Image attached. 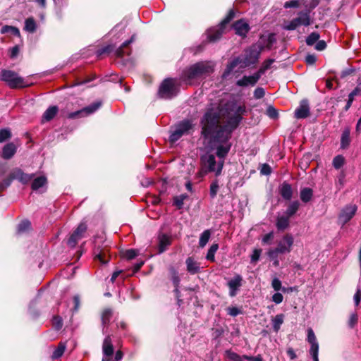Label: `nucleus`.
<instances>
[{
	"label": "nucleus",
	"mask_w": 361,
	"mask_h": 361,
	"mask_svg": "<svg viewBox=\"0 0 361 361\" xmlns=\"http://www.w3.org/2000/svg\"><path fill=\"white\" fill-rule=\"evenodd\" d=\"M289 218L288 216H279L277 219L276 226L279 230L286 229L289 225Z\"/></svg>",
	"instance_id": "obj_35"
},
{
	"label": "nucleus",
	"mask_w": 361,
	"mask_h": 361,
	"mask_svg": "<svg viewBox=\"0 0 361 361\" xmlns=\"http://www.w3.org/2000/svg\"><path fill=\"white\" fill-rule=\"evenodd\" d=\"M234 15V11H230L228 16L222 20L219 26L212 27L207 31L209 41L214 42L221 37L225 25L233 18Z\"/></svg>",
	"instance_id": "obj_10"
},
{
	"label": "nucleus",
	"mask_w": 361,
	"mask_h": 361,
	"mask_svg": "<svg viewBox=\"0 0 361 361\" xmlns=\"http://www.w3.org/2000/svg\"><path fill=\"white\" fill-rule=\"evenodd\" d=\"M66 348V344L64 342H61L59 343L57 348L55 349V350L53 352V354L51 355V358L53 360H56L62 356Z\"/></svg>",
	"instance_id": "obj_34"
},
{
	"label": "nucleus",
	"mask_w": 361,
	"mask_h": 361,
	"mask_svg": "<svg viewBox=\"0 0 361 361\" xmlns=\"http://www.w3.org/2000/svg\"><path fill=\"white\" fill-rule=\"evenodd\" d=\"M293 243V237L290 234H286L278 243L277 247L271 250L279 254L288 253L291 251Z\"/></svg>",
	"instance_id": "obj_12"
},
{
	"label": "nucleus",
	"mask_w": 361,
	"mask_h": 361,
	"mask_svg": "<svg viewBox=\"0 0 361 361\" xmlns=\"http://www.w3.org/2000/svg\"><path fill=\"white\" fill-rule=\"evenodd\" d=\"M226 355L229 361H243V360H245L243 356L241 357L231 350H226Z\"/></svg>",
	"instance_id": "obj_43"
},
{
	"label": "nucleus",
	"mask_w": 361,
	"mask_h": 361,
	"mask_svg": "<svg viewBox=\"0 0 361 361\" xmlns=\"http://www.w3.org/2000/svg\"><path fill=\"white\" fill-rule=\"evenodd\" d=\"M357 209V207L354 204H348L343 208L341 210L338 220L343 224H345L348 222L355 214Z\"/></svg>",
	"instance_id": "obj_14"
},
{
	"label": "nucleus",
	"mask_w": 361,
	"mask_h": 361,
	"mask_svg": "<svg viewBox=\"0 0 361 361\" xmlns=\"http://www.w3.org/2000/svg\"><path fill=\"white\" fill-rule=\"evenodd\" d=\"M112 317V310L111 309H106L104 310L102 316V321L104 326L109 324Z\"/></svg>",
	"instance_id": "obj_45"
},
{
	"label": "nucleus",
	"mask_w": 361,
	"mask_h": 361,
	"mask_svg": "<svg viewBox=\"0 0 361 361\" xmlns=\"http://www.w3.org/2000/svg\"><path fill=\"white\" fill-rule=\"evenodd\" d=\"M361 94V87H356L348 95V99L347 101L345 109L347 111L352 105L355 97L359 96Z\"/></svg>",
	"instance_id": "obj_33"
},
{
	"label": "nucleus",
	"mask_w": 361,
	"mask_h": 361,
	"mask_svg": "<svg viewBox=\"0 0 361 361\" xmlns=\"http://www.w3.org/2000/svg\"><path fill=\"white\" fill-rule=\"evenodd\" d=\"M279 194L285 200H290L293 196V188L291 185L286 183L283 182L279 188Z\"/></svg>",
	"instance_id": "obj_21"
},
{
	"label": "nucleus",
	"mask_w": 361,
	"mask_h": 361,
	"mask_svg": "<svg viewBox=\"0 0 361 361\" xmlns=\"http://www.w3.org/2000/svg\"><path fill=\"white\" fill-rule=\"evenodd\" d=\"M311 24L310 11L305 10L298 13V16L282 25L285 30H294L300 26H308Z\"/></svg>",
	"instance_id": "obj_7"
},
{
	"label": "nucleus",
	"mask_w": 361,
	"mask_h": 361,
	"mask_svg": "<svg viewBox=\"0 0 361 361\" xmlns=\"http://www.w3.org/2000/svg\"><path fill=\"white\" fill-rule=\"evenodd\" d=\"M218 248H219V246L217 244L212 245L207 252L206 258L208 260H210L212 262L214 261V255H215V252L217 251Z\"/></svg>",
	"instance_id": "obj_48"
},
{
	"label": "nucleus",
	"mask_w": 361,
	"mask_h": 361,
	"mask_svg": "<svg viewBox=\"0 0 361 361\" xmlns=\"http://www.w3.org/2000/svg\"><path fill=\"white\" fill-rule=\"evenodd\" d=\"M179 82L176 79L166 78L161 84L159 89V96L162 99H169L175 97L178 92Z\"/></svg>",
	"instance_id": "obj_9"
},
{
	"label": "nucleus",
	"mask_w": 361,
	"mask_h": 361,
	"mask_svg": "<svg viewBox=\"0 0 361 361\" xmlns=\"http://www.w3.org/2000/svg\"><path fill=\"white\" fill-rule=\"evenodd\" d=\"M344 157L341 155H337L334 158L333 166L335 169H339L344 164Z\"/></svg>",
	"instance_id": "obj_47"
},
{
	"label": "nucleus",
	"mask_w": 361,
	"mask_h": 361,
	"mask_svg": "<svg viewBox=\"0 0 361 361\" xmlns=\"http://www.w3.org/2000/svg\"><path fill=\"white\" fill-rule=\"evenodd\" d=\"M214 67L215 63L211 61L195 63L183 70L180 80L186 85H192L212 74Z\"/></svg>",
	"instance_id": "obj_2"
},
{
	"label": "nucleus",
	"mask_w": 361,
	"mask_h": 361,
	"mask_svg": "<svg viewBox=\"0 0 361 361\" xmlns=\"http://www.w3.org/2000/svg\"><path fill=\"white\" fill-rule=\"evenodd\" d=\"M240 63H243V59H241L240 57L233 59L227 64L226 68L222 74V78L225 79L228 77L233 72V69Z\"/></svg>",
	"instance_id": "obj_25"
},
{
	"label": "nucleus",
	"mask_w": 361,
	"mask_h": 361,
	"mask_svg": "<svg viewBox=\"0 0 361 361\" xmlns=\"http://www.w3.org/2000/svg\"><path fill=\"white\" fill-rule=\"evenodd\" d=\"M31 224L27 220L21 221L18 226V233H21L26 232L30 228Z\"/></svg>",
	"instance_id": "obj_46"
},
{
	"label": "nucleus",
	"mask_w": 361,
	"mask_h": 361,
	"mask_svg": "<svg viewBox=\"0 0 361 361\" xmlns=\"http://www.w3.org/2000/svg\"><path fill=\"white\" fill-rule=\"evenodd\" d=\"M94 258L103 264H107L109 260V249L106 247L95 246L94 249Z\"/></svg>",
	"instance_id": "obj_17"
},
{
	"label": "nucleus",
	"mask_w": 361,
	"mask_h": 361,
	"mask_svg": "<svg viewBox=\"0 0 361 361\" xmlns=\"http://www.w3.org/2000/svg\"><path fill=\"white\" fill-rule=\"evenodd\" d=\"M13 178H12V175L11 176V177L9 178H7L4 180H3L1 183H0V191H3L7 187H8L11 182H12V180Z\"/></svg>",
	"instance_id": "obj_57"
},
{
	"label": "nucleus",
	"mask_w": 361,
	"mask_h": 361,
	"mask_svg": "<svg viewBox=\"0 0 361 361\" xmlns=\"http://www.w3.org/2000/svg\"><path fill=\"white\" fill-rule=\"evenodd\" d=\"M284 314H279L271 319L273 329L275 332H278L281 328V324L283 323Z\"/></svg>",
	"instance_id": "obj_31"
},
{
	"label": "nucleus",
	"mask_w": 361,
	"mask_h": 361,
	"mask_svg": "<svg viewBox=\"0 0 361 361\" xmlns=\"http://www.w3.org/2000/svg\"><path fill=\"white\" fill-rule=\"evenodd\" d=\"M260 78V73H255L252 75L243 76L241 79L236 81V85L238 87L254 86Z\"/></svg>",
	"instance_id": "obj_18"
},
{
	"label": "nucleus",
	"mask_w": 361,
	"mask_h": 361,
	"mask_svg": "<svg viewBox=\"0 0 361 361\" xmlns=\"http://www.w3.org/2000/svg\"><path fill=\"white\" fill-rule=\"evenodd\" d=\"M137 255V251L134 249L127 250L123 254V257L127 259H132L135 258Z\"/></svg>",
	"instance_id": "obj_53"
},
{
	"label": "nucleus",
	"mask_w": 361,
	"mask_h": 361,
	"mask_svg": "<svg viewBox=\"0 0 361 361\" xmlns=\"http://www.w3.org/2000/svg\"><path fill=\"white\" fill-rule=\"evenodd\" d=\"M299 202L298 201H294L293 202H291L286 211V216H288V217H291L292 216H293L296 212L298 210V208H299Z\"/></svg>",
	"instance_id": "obj_38"
},
{
	"label": "nucleus",
	"mask_w": 361,
	"mask_h": 361,
	"mask_svg": "<svg viewBox=\"0 0 361 361\" xmlns=\"http://www.w3.org/2000/svg\"><path fill=\"white\" fill-rule=\"evenodd\" d=\"M221 112L227 119L224 130L230 133L241 122L243 115L247 113V109L244 104H241L235 99H231L224 104Z\"/></svg>",
	"instance_id": "obj_1"
},
{
	"label": "nucleus",
	"mask_w": 361,
	"mask_h": 361,
	"mask_svg": "<svg viewBox=\"0 0 361 361\" xmlns=\"http://www.w3.org/2000/svg\"><path fill=\"white\" fill-rule=\"evenodd\" d=\"M230 137H204V143L207 151L216 154L218 159H225L228 154L232 142Z\"/></svg>",
	"instance_id": "obj_4"
},
{
	"label": "nucleus",
	"mask_w": 361,
	"mask_h": 361,
	"mask_svg": "<svg viewBox=\"0 0 361 361\" xmlns=\"http://www.w3.org/2000/svg\"><path fill=\"white\" fill-rule=\"evenodd\" d=\"M307 341L310 344L318 343L313 330L311 328L307 329Z\"/></svg>",
	"instance_id": "obj_54"
},
{
	"label": "nucleus",
	"mask_w": 361,
	"mask_h": 361,
	"mask_svg": "<svg viewBox=\"0 0 361 361\" xmlns=\"http://www.w3.org/2000/svg\"><path fill=\"white\" fill-rule=\"evenodd\" d=\"M193 124L190 120H183L175 126L173 130L171 131L170 135H183L190 133Z\"/></svg>",
	"instance_id": "obj_16"
},
{
	"label": "nucleus",
	"mask_w": 361,
	"mask_h": 361,
	"mask_svg": "<svg viewBox=\"0 0 361 361\" xmlns=\"http://www.w3.org/2000/svg\"><path fill=\"white\" fill-rule=\"evenodd\" d=\"M274 42L273 35L268 36H261L259 39L245 51L243 59V64L244 66H249L257 62L262 51L268 48L270 49Z\"/></svg>",
	"instance_id": "obj_3"
},
{
	"label": "nucleus",
	"mask_w": 361,
	"mask_h": 361,
	"mask_svg": "<svg viewBox=\"0 0 361 361\" xmlns=\"http://www.w3.org/2000/svg\"><path fill=\"white\" fill-rule=\"evenodd\" d=\"M358 322V315L356 312H353L350 314L348 326L350 329L355 328V326L357 324Z\"/></svg>",
	"instance_id": "obj_44"
},
{
	"label": "nucleus",
	"mask_w": 361,
	"mask_h": 361,
	"mask_svg": "<svg viewBox=\"0 0 361 361\" xmlns=\"http://www.w3.org/2000/svg\"><path fill=\"white\" fill-rule=\"evenodd\" d=\"M266 114L271 119H276L279 116L277 109L271 105L267 107Z\"/></svg>",
	"instance_id": "obj_49"
},
{
	"label": "nucleus",
	"mask_w": 361,
	"mask_h": 361,
	"mask_svg": "<svg viewBox=\"0 0 361 361\" xmlns=\"http://www.w3.org/2000/svg\"><path fill=\"white\" fill-rule=\"evenodd\" d=\"M219 122V113L214 109L208 110L202 118V130L201 135H211L218 127Z\"/></svg>",
	"instance_id": "obj_6"
},
{
	"label": "nucleus",
	"mask_w": 361,
	"mask_h": 361,
	"mask_svg": "<svg viewBox=\"0 0 361 361\" xmlns=\"http://www.w3.org/2000/svg\"><path fill=\"white\" fill-rule=\"evenodd\" d=\"M300 200L307 203L310 202L313 196V190L310 188H304L300 190Z\"/></svg>",
	"instance_id": "obj_32"
},
{
	"label": "nucleus",
	"mask_w": 361,
	"mask_h": 361,
	"mask_svg": "<svg viewBox=\"0 0 361 361\" xmlns=\"http://www.w3.org/2000/svg\"><path fill=\"white\" fill-rule=\"evenodd\" d=\"M311 348L310 349V353L312 357L318 356L319 354V344L318 343L310 344Z\"/></svg>",
	"instance_id": "obj_59"
},
{
	"label": "nucleus",
	"mask_w": 361,
	"mask_h": 361,
	"mask_svg": "<svg viewBox=\"0 0 361 361\" xmlns=\"http://www.w3.org/2000/svg\"><path fill=\"white\" fill-rule=\"evenodd\" d=\"M185 264L188 271L191 274H197L200 271V264L194 258L188 257L185 261Z\"/></svg>",
	"instance_id": "obj_29"
},
{
	"label": "nucleus",
	"mask_w": 361,
	"mask_h": 361,
	"mask_svg": "<svg viewBox=\"0 0 361 361\" xmlns=\"http://www.w3.org/2000/svg\"><path fill=\"white\" fill-rule=\"evenodd\" d=\"M219 189V181L218 180H214L211 183L209 187V195L213 199L214 198Z\"/></svg>",
	"instance_id": "obj_41"
},
{
	"label": "nucleus",
	"mask_w": 361,
	"mask_h": 361,
	"mask_svg": "<svg viewBox=\"0 0 361 361\" xmlns=\"http://www.w3.org/2000/svg\"><path fill=\"white\" fill-rule=\"evenodd\" d=\"M271 300L276 304H280L283 302V296L280 293H276L272 295Z\"/></svg>",
	"instance_id": "obj_60"
},
{
	"label": "nucleus",
	"mask_w": 361,
	"mask_h": 361,
	"mask_svg": "<svg viewBox=\"0 0 361 361\" xmlns=\"http://www.w3.org/2000/svg\"><path fill=\"white\" fill-rule=\"evenodd\" d=\"M267 255L270 258V259L271 261H273L274 266H275V267L279 266V260L278 259L279 253H277L271 250H269L267 252Z\"/></svg>",
	"instance_id": "obj_51"
},
{
	"label": "nucleus",
	"mask_w": 361,
	"mask_h": 361,
	"mask_svg": "<svg viewBox=\"0 0 361 361\" xmlns=\"http://www.w3.org/2000/svg\"><path fill=\"white\" fill-rule=\"evenodd\" d=\"M224 166V160H216L214 154L207 152L200 157V169L197 173L199 178H202L209 173H214L216 176L221 174Z\"/></svg>",
	"instance_id": "obj_5"
},
{
	"label": "nucleus",
	"mask_w": 361,
	"mask_h": 361,
	"mask_svg": "<svg viewBox=\"0 0 361 361\" xmlns=\"http://www.w3.org/2000/svg\"><path fill=\"white\" fill-rule=\"evenodd\" d=\"M25 30L28 32L32 33L37 29V25L35 20L32 18H28L25 22Z\"/></svg>",
	"instance_id": "obj_37"
},
{
	"label": "nucleus",
	"mask_w": 361,
	"mask_h": 361,
	"mask_svg": "<svg viewBox=\"0 0 361 361\" xmlns=\"http://www.w3.org/2000/svg\"><path fill=\"white\" fill-rule=\"evenodd\" d=\"M271 286L274 288V290H276V291H279V290H281L283 292H286V288H284V287H282L281 281L279 279H277V278H274L272 280Z\"/></svg>",
	"instance_id": "obj_50"
},
{
	"label": "nucleus",
	"mask_w": 361,
	"mask_h": 361,
	"mask_svg": "<svg viewBox=\"0 0 361 361\" xmlns=\"http://www.w3.org/2000/svg\"><path fill=\"white\" fill-rule=\"evenodd\" d=\"M188 197V195L186 194H181L178 196H176L173 198V204L176 206L177 208L181 209L185 200H186Z\"/></svg>",
	"instance_id": "obj_40"
},
{
	"label": "nucleus",
	"mask_w": 361,
	"mask_h": 361,
	"mask_svg": "<svg viewBox=\"0 0 361 361\" xmlns=\"http://www.w3.org/2000/svg\"><path fill=\"white\" fill-rule=\"evenodd\" d=\"M243 279L240 274H235L232 279H230L227 282V286L229 289V296L235 297L241 286H243Z\"/></svg>",
	"instance_id": "obj_15"
},
{
	"label": "nucleus",
	"mask_w": 361,
	"mask_h": 361,
	"mask_svg": "<svg viewBox=\"0 0 361 361\" xmlns=\"http://www.w3.org/2000/svg\"><path fill=\"white\" fill-rule=\"evenodd\" d=\"M265 94L264 89L262 87H257L254 91V97L257 99L262 98Z\"/></svg>",
	"instance_id": "obj_58"
},
{
	"label": "nucleus",
	"mask_w": 361,
	"mask_h": 361,
	"mask_svg": "<svg viewBox=\"0 0 361 361\" xmlns=\"http://www.w3.org/2000/svg\"><path fill=\"white\" fill-rule=\"evenodd\" d=\"M0 80L5 82L11 88L25 87L29 85L24 78L10 70H2Z\"/></svg>",
	"instance_id": "obj_8"
},
{
	"label": "nucleus",
	"mask_w": 361,
	"mask_h": 361,
	"mask_svg": "<svg viewBox=\"0 0 361 361\" xmlns=\"http://www.w3.org/2000/svg\"><path fill=\"white\" fill-rule=\"evenodd\" d=\"M101 106V102H95L78 111L70 113L68 117L71 119H75L88 116L96 112Z\"/></svg>",
	"instance_id": "obj_11"
},
{
	"label": "nucleus",
	"mask_w": 361,
	"mask_h": 361,
	"mask_svg": "<svg viewBox=\"0 0 361 361\" xmlns=\"http://www.w3.org/2000/svg\"><path fill=\"white\" fill-rule=\"evenodd\" d=\"M112 50V47L110 45L106 46L102 49L96 51L95 54L97 58L100 57L102 54L109 53Z\"/></svg>",
	"instance_id": "obj_56"
},
{
	"label": "nucleus",
	"mask_w": 361,
	"mask_h": 361,
	"mask_svg": "<svg viewBox=\"0 0 361 361\" xmlns=\"http://www.w3.org/2000/svg\"><path fill=\"white\" fill-rule=\"evenodd\" d=\"M319 37V33L313 32L307 37L306 43L308 46H312L314 44L317 43Z\"/></svg>",
	"instance_id": "obj_42"
},
{
	"label": "nucleus",
	"mask_w": 361,
	"mask_h": 361,
	"mask_svg": "<svg viewBox=\"0 0 361 361\" xmlns=\"http://www.w3.org/2000/svg\"><path fill=\"white\" fill-rule=\"evenodd\" d=\"M135 35H133L130 39L125 41L122 45L117 49L116 54L118 57H123L125 55H130V51L126 50V47L135 40Z\"/></svg>",
	"instance_id": "obj_27"
},
{
	"label": "nucleus",
	"mask_w": 361,
	"mask_h": 361,
	"mask_svg": "<svg viewBox=\"0 0 361 361\" xmlns=\"http://www.w3.org/2000/svg\"><path fill=\"white\" fill-rule=\"evenodd\" d=\"M295 117L298 119L307 118L310 114V106L307 100H302L295 110Z\"/></svg>",
	"instance_id": "obj_20"
},
{
	"label": "nucleus",
	"mask_w": 361,
	"mask_h": 361,
	"mask_svg": "<svg viewBox=\"0 0 361 361\" xmlns=\"http://www.w3.org/2000/svg\"><path fill=\"white\" fill-rule=\"evenodd\" d=\"M171 280L173 281V283L175 286V292L176 294V296L178 297L179 290H178V286L180 283V279L178 274V272L174 269H171Z\"/></svg>",
	"instance_id": "obj_36"
},
{
	"label": "nucleus",
	"mask_w": 361,
	"mask_h": 361,
	"mask_svg": "<svg viewBox=\"0 0 361 361\" xmlns=\"http://www.w3.org/2000/svg\"><path fill=\"white\" fill-rule=\"evenodd\" d=\"M59 108L56 106H49L42 115V122H48L53 119L57 114Z\"/></svg>",
	"instance_id": "obj_28"
},
{
	"label": "nucleus",
	"mask_w": 361,
	"mask_h": 361,
	"mask_svg": "<svg viewBox=\"0 0 361 361\" xmlns=\"http://www.w3.org/2000/svg\"><path fill=\"white\" fill-rule=\"evenodd\" d=\"M102 352L104 355L102 361H110L111 357L114 353V346L110 336H107L104 340Z\"/></svg>",
	"instance_id": "obj_19"
},
{
	"label": "nucleus",
	"mask_w": 361,
	"mask_h": 361,
	"mask_svg": "<svg viewBox=\"0 0 361 361\" xmlns=\"http://www.w3.org/2000/svg\"><path fill=\"white\" fill-rule=\"evenodd\" d=\"M274 62V59H269L263 63L259 71L257 72V73H260V76L262 75V73H264L267 70H268L271 67V66L272 65V63Z\"/></svg>",
	"instance_id": "obj_52"
},
{
	"label": "nucleus",
	"mask_w": 361,
	"mask_h": 361,
	"mask_svg": "<svg viewBox=\"0 0 361 361\" xmlns=\"http://www.w3.org/2000/svg\"><path fill=\"white\" fill-rule=\"evenodd\" d=\"M227 312L229 315L232 317H236L239 314H240V310L236 307H229L227 308Z\"/></svg>",
	"instance_id": "obj_61"
},
{
	"label": "nucleus",
	"mask_w": 361,
	"mask_h": 361,
	"mask_svg": "<svg viewBox=\"0 0 361 361\" xmlns=\"http://www.w3.org/2000/svg\"><path fill=\"white\" fill-rule=\"evenodd\" d=\"M261 252H262L261 250L255 249L251 255V262H256L257 261H258L259 259Z\"/></svg>",
	"instance_id": "obj_63"
},
{
	"label": "nucleus",
	"mask_w": 361,
	"mask_h": 361,
	"mask_svg": "<svg viewBox=\"0 0 361 361\" xmlns=\"http://www.w3.org/2000/svg\"><path fill=\"white\" fill-rule=\"evenodd\" d=\"M210 235H211V233H210L209 230H205L200 235V240H199L200 247H204L207 245V243H208V241L209 240Z\"/></svg>",
	"instance_id": "obj_39"
},
{
	"label": "nucleus",
	"mask_w": 361,
	"mask_h": 361,
	"mask_svg": "<svg viewBox=\"0 0 361 361\" xmlns=\"http://www.w3.org/2000/svg\"><path fill=\"white\" fill-rule=\"evenodd\" d=\"M18 145L11 142L6 144L2 149V157L5 159H11L16 152Z\"/></svg>",
	"instance_id": "obj_26"
},
{
	"label": "nucleus",
	"mask_w": 361,
	"mask_h": 361,
	"mask_svg": "<svg viewBox=\"0 0 361 361\" xmlns=\"http://www.w3.org/2000/svg\"><path fill=\"white\" fill-rule=\"evenodd\" d=\"M353 300H354L355 306H358L360 305V300H361V289L360 288H357L356 293L354 295Z\"/></svg>",
	"instance_id": "obj_64"
},
{
	"label": "nucleus",
	"mask_w": 361,
	"mask_h": 361,
	"mask_svg": "<svg viewBox=\"0 0 361 361\" xmlns=\"http://www.w3.org/2000/svg\"><path fill=\"white\" fill-rule=\"evenodd\" d=\"M32 175L25 173L20 169H16L12 173V178L16 179L23 184H26L32 179Z\"/></svg>",
	"instance_id": "obj_24"
},
{
	"label": "nucleus",
	"mask_w": 361,
	"mask_h": 361,
	"mask_svg": "<svg viewBox=\"0 0 361 361\" xmlns=\"http://www.w3.org/2000/svg\"><path fill=\"white\" fill-rule=\"evenodd\" d=\"M52 324H53L54 327L56 330L61 329L63 326L62 319L60 317H58V316L54 317L53 320H52Z\"/></svg>",
	"instance_id": "obj_55"
},
{
	"label": "nucleus",
	"mask_w": 361,
	"mask_h": 361,
	"mask_svg": "<svg viewBox=\"0 0 361 361\" xmlns=\"http://www.w3.org/2000/svg\"><path fill=\"white\" fill-rule=\"evenodd\" d=\"M351 142L350 137H341V147L346 149Z\"/></svg>",
	"instance_id": "obj_62"
},
{
	"label": "nucleus",
	"mask_w": 361,
	"mask_h": 361,
	"mask_svg": "<svg viewBox=\"0 0 361 361\" xmlns=\"http://www.w3.org/2000/svg\"><path fill=\"white\" fill-rule=\"evenodd\" d=\"M158 250L159 254L166 251L168 246L171 243V238L166 234H160L158 237Z\"/></svg>",
	"instance_id": "obj_23"
},
{
	"label": "nucleus",
	"mask_w": 361,
	"mask_h": 361,
	"mask_svg": "<svg viewBox=\"0 0 361 361\" xmlns=\"http://www.w3.org/2000/svg\"><path fill=\"white\" fill-rule=\"evenodd\" d=\"M87 231V226L84 223H81L78 225L77 228L73 231L70 238L67 241V244L68 246L71 247H74L78 242L83 238L85 232Z\"/></svg>",
	"instance_id": "obj_13"
},
{
	"label": "nucleus",
	"mask_w": 361,
	"mask_h": 361,
	"mask_svg": "<svg viewBox=\"0 0 361 361\" xmlns=\"http://www.w3.org/2000/svg\"><path fill=\"white\" fill-rule=\"evenodd\" d=\"M235 33L240 36H245L250 30L248 23L243 20L236 21L233 25Z\"/></svg>",
	"instance_id": "obj_22"
},
{
	"label": "nucleus",
	"mask_w": 361,
	"mask_h": 361,
	"mask_svg": "<svg viewBox=\"0 0 361 361\" xmlns=\"http://www.w3.org/2000/svg\"><path fill=\"white\" fill-rule=\"evenodd\" d=\"M47 180L44 176L35 178L32 183V189L33 190H37L41 188H43L47 185Z\"/></svg>",
	"instance_id": "obj_30"
}]
</instances>
